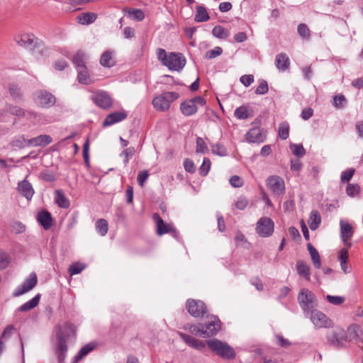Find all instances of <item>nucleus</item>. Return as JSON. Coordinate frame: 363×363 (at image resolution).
<instances>
[{"label": "nucleus", "mask_w": 363, "mask_h": 363, "mask_svg": "<svg viewBox=\"0 0 363 363\" xmlns=\"http://www.w3.org/2000/svg\"><path fill=\"white\" fill-rule=\"evenodd\" d=\"M76 329L72 323H65L62 326L55 328L56 342L55 351L59 362H62L67 352V340L71 336H74Z\"/></svg>", "instance_id": "1"}, {"label": "nucleus", "mask_w": 363, "mask_h": 363, "mask_svg": "<svg viewBox=\"0 0 363 363\" xmlns=\"http://www.w3.org/2000/svg\"><path fill=\"white\" fill-rule=\"evenodd\" d=\"M298 302L305 315H308L317 307L315 294L308 289H301L298 295Z\"/></svg>", "instance_id": "2"}, {"label": "nucleus", "mask_w": 363, "mask_h": 363, "mask_svg": "<svg viewBox=\"0 0 363 363\" xmlns=\"http://www.w3.org/2000/svg\"><path fill=\"white\" fill-rule=\"evenodd\" d=\"M207 344L211 350L223 359H232L235 357V352L227 342L213 339L208 340Z\"/></svg>", "instance_id": "3"}, {"label": "nucleus", "mask_w": 363, "mask_h": 363, "mask_svg": "<svg viewBox=\"0 0 363 363\" xmlns=\"http://www.w3.org/2000/svg\"><path fill=\"white\" fill-rule=\"evenodd\" d=\"M179 97V94L174 91H167L156 96L152 100V106L160 111H167L169 110L171 104Z\"/></svg>", "instance_id": "4"}, {"label": "nucleus", "mask_w": 363, "mask_h": 363, "mask_svg": "<svg viewBox=\"0 0 363 363\" xmlns=\"http://www.w3.org/2000/svg\"><path fill=\"white\" fill-rule=\"evenodd\" d=\"M328 344L335 348H342L347 341L346 330L341 327H335L326 335Z\"/></svg>", "instance_id": "5"}, {"label": "nucleus", "mask_w": 363, "mask_h": 363, "mask_svg": "<svg viewBox=\"0 0 363 363\" xmlns=\"http://www.w3.org/2000/svg\"><path fill=\"white\" fill-rule=\"evenodd\" d=\"M206 100L201 96H196L191 99L183 101L180 104L181 112L186 116L195 114L199 106H204Z\"/></svg>", "instance_id": "6"}, {"label": "nucleus", "mask_w": 363, "mask_h": 363, "mask_svg": "<svg viewBox=\"0 0 363 363\" xmlns=\"http://www.w3.org/2000/svg\"><path fill=\"white\" fill-rule=\"evenodd\" d=\"M186 65V59L182 53L170 52L167 62H164L169 70L180 72Z\"/></svg>", "instance_id": "7"}, {"label": "nucleus", "mask_w": 363, "mask_h": 363, "mask_svg": "<svg viewBox=\"0 0 363 363\" xmlns=\"http://www.w3.org/2000/svg\"><path fill=\"white\" fill-rule=\"evenodd\" d=\"M186 308L189 313L195 318L203 316L207 312L206 306L200 300L188 299Z\"/></svg>", "instance_id": "8"}, {"label": "nucleus", "mask_w": 363, "mask_h": 363, "mask_svg": "<svg viewBox=\"0 0 363 363\" xmlns=\"http://www.w3.org/2000/svg\"><path fill=\"white\" fill-rule=\"evenodd\" d=\"M203 323V332L206 337H209L217 334L220 329V321L218 317L214 315L207 316Z\"/></svg>", "instance_id": "9"}, {"label": "nucleus", "mask_w": 363, "mask_h": 363, "mask_svg": "<svg viewBox=\"0 0 363 363\" xmlns=\"http://www.w3.org/2000/svg\"><path fill=\"white\" fill-rule=\"evenodd\" d=\"M267 186L276 196L283 195L285 192L284 181L279 176L269 177L267 179Z\"/></svg>", "instance_id": "10"}, {"label": "nucleus", "mask_w": 363, "mask_h": 363, "mask_svg": "<svg viewBox=\"0 0 363 363\" xmlns=\"http://www.w3.org/2000/svg\"><path fill=\"white\" fill-rule=\"evenodd\" d=\"M274 222L267 217H262L259 219L257 223L256 233L262 237L270 236L274 232Z\"/></svg>", "instance_id": "11"}, {"label": "nucleus", "mask_w": 363, "mask_h": 363, "mask_svg": "<svg viewBox=\"0 0 363 363\" xmlns=\"http://www.w3.org/2000/svg\"><path fill=\"white\" fill-rule=\"evenodd\" d=\"M37 281L38 278L36 274L34 272L30 273L29 277L15 289L13 293V296L14 297H18L30 291L35 286Z\"/></svg>", "instance_id": "12"}, {"label": "nucleus", "mask_w": 363, "mask_h": 363, "mask_svg": "<svg viewBox=\"0 0 363 363\" xmlns=\"http://www.w3.org/2000/svg\"><path fill=\"white\" fill-rule=\"evenodd\" d=\"M311 314V320L316 328H330L333 322L323 312L315 309Z\"/></svg>", "instance_id": "13"}, {"label": "nucleus", "mask_w": 363, "mask_h": 363, "mask_svg": "<svg viewBox=\"0 0 363 363\" xmlns=\"http://www.w3.org/2000/svg\"><path fill=\"white\" fill-rule=\"evenodd\" d=\"M91 100L99 107L106 109L112 105V98L108 92L105 91H98L91 96Z\"/></svg>", "instance_id": "14"}, {"label": "nucleus", "mask_w": 363, "mask_h": 363, "mask_svg": "<svg viewBox=\"0 0 363 363\" xmlns=\"http://www.w3.org/2000/svg\"><path fill=\"white\" fill-rule=\"evenodd\" d=\"M153 219L156 223L157 225V233L158 235H162L166 233L176 234L177 230L174 227L169 223H165L164 220L157 213L153 214Z\"/></svg>", "instance_id": "15"}, {"label": "nucleus", "mask_w": 363, "mask_h": 363, "mask_svg": "<svg viewBox=\"0 0 363 363\" xmlns=\"http://www.w3.org/2000/svg\"><path fill=\"white\" fill-rule=\"evenodd\" d=\"M266 139L260 128L255 127L250 129L245 134V140L250 143H261Z\"/></svg>", "instance_id": "16"}, {"label": "nucleus", "mask_w": 363, "mask_h": 363, "mask_svg": "<svg viewBox=\"0 0 363 363\" xmlns=\"http://www.w3.org/2000/svg\"><path fill=\"white\" fill-rule=\"evenodd\" d=\"M35 40V36L31 33H21L15 38L18 45L30 50L34 47Z\"/></svg>", "instance_id": "17"}, {"label": "nucleus", "mask_w": 363, "mask_h": 363, "mask_svg": "<svg viewBox=\"0 0 363 363\" xmlns=\"http://www.w3.org/2000/svg\"><path fill=\"white\" fill-rule=\"evenodd\" d=\"M35 100L36 103L43 107H49L53 105L55 102V96L52 94L45 91H40L38 92Z\"/></svg>", "instance_id": "18"}, {"label": "nucleus", "mask_w": 363, "mask_h": 363, "mask_svg": "<svg viewBox=\"0 0 363 363\" xmlns=\"http://www.w3.org/2000/svg\"><path fill=\"white\" fill-rule=\"evenodd\" d=\"M17 190L28 201L32 199L35 193L32 184L26 179L18 182Z\"/></svg>", "instance_id": "19"}, {"label": "nucleus", "mask_w": 363, "mask_h": 363, "mask_svg": "<svg viewBox=\"0 0 363 363\" xmlns=\"http://www.w3.org/2000/svg\"><path fill=\"white\" fill-rule=\"evenodd\" d=\"M349 253L345 250H340L337 255V260L340 262V268L344 274H350L352 272V267L348 264Z\"/></svg>", "instance_id": "20"}, {"label": "nucleus", "mask_w": 363, "mask_h": 363, "mask_svg": "<svg viewBox=\"0 0 363 363\" xmlns=\"http://www.w3.org/2000/svg\"><path fill=\"white\" fill-rule=\"evenodd\" d=\"M127 118V113L124 111H116L108 114L103 122L104 126L111 125L121 122Z\"/></svg>", "instance_id": "21"}, {"label": "nucleus", "mask_w": 363, "mask_h": 363, "mask_svg": "<svg viewBox=\"0 0 363 363\" xmlns=\"http://www.w3.org/2000/svg\"><path fill=\"white\" fill-rule=\"evenodd\" d=\"M179 335L182 339L192 348L201 350L205 347V344L203 341L184 333H180Z\"/></svg>", "instance_id": "22"}, {"label": "nucleus", "mask_w": 363, "mask_h": 363, "mask_svg": "<svg viewBox=\"0 0 363 363\" xmlns=\"http://www.w3.org/2000/svg\"><path fill=\"white\" fill-rule=\"evenodd\" d=\"M38 221L45 230L50 228L52 224L51 214L47 211H43L38 213L37 216Z\"/></svg>", "instance_id": "23"}, {"label": "nucleus", "mask_w": 363, "mask_h": 363, "mask_svg": "<svg viewBox=\"0 0 363 363\" xmlns=\"http://www.w3.org/2000/svg\"><path fill=\"white\" fill-rule=\"evenodd\" d=\"M340 238L351 239L354 235V229L350 223L345 220H340Z\"/></svg>", "instance_id": "24"}, {"label": "nucleus", "mask_w": 363, "mask_h": 363, "mask_svg": "<svg viewBox=\"0 0 363 363\" xmlns=\"http://www.w3.org/2000/svg\"><path fill=\"white\" fill-rule=\"evenodd\" d=\"M296 271L298 275L303 277L306 281L311 280L309 266L303 260H298L296 264Z\"/></svg>", "instance_id": "25"}, {"label": "nucleus", "mask_w": 363, "mask_h": 363, "mask_svg": "<svg viewBox=\"0 0 363 363\" xmlns=\"http://www.w3.org/2000/svg\"><path fill=\"white\" fill-rule=\"evenodd\" d=\"M275 65L277 68L281 72L286 71L289 69L290 65L289 58L285 53H279L277 55L275 59Z\"/></svg>", "instance_id": "26"}, {"label": "nucleus", "mask_w": 363, "mask_h": 363, "mask_svg": "<svg viewBox=\"0 0 363 363\" xmlns=\"http://www.w3.org/2000/svg\"><path fill=\"white\" fill-rule=\"evenodd\" d=\"M54 194L55 201L59 207L62 208H68L69 207L70 202L62 190H55Z\"/></svg>", "instance_id": "27"}, {"label": "nucleus", "mask_w": 363, "mask_h": 363, "mask_svg": "<svg viewBox=\"0 0 363 363\" xmlns=\"http://www.w3.org/2000/svg\"><path fill=\"white\" fill-rule=\"evenodd\" d=\"M52 141V138L48 135H40L30 139V147L45 146Z\"/></svg>", "instance_id": "28"}, {"label": "nucleus", "mask_w": 363, "mask_h": 363, "mask_svg": "<svg viewBox=\"0 0 363 363\" xmlns=\"http://www.w3.org/2000/svg\"><path fill=\"white\" fill-rule=\"evenodd\" d=\"M77 70L78 72L77 79L79 83L84 84L92 83V79H91L86 67H81V68H78Z\"/></svg>", "instance_id": "29"}, {"label": "nucleus", "mask_w": 363, "mask_h": 363, "mask_svg": "<svg viewBox=\"0 0 363 363\" xmlns=\"http://www.w3.org/2000/svg\"><path fill=\"white\" fill-rule=\"evenodd\" d=\"M89 59L88 55L83 51H78L73 57L72 62L77 69L81 67H86V63Z\"/></svg>", "instance_id": "30"}, {"label": "nucleus", "mask_w": 363, "mask_h": 363, "mask_svg": "<svg viewBox=\"0 0 363 363\" xmlns=\"http://www.w3.org/2000/svg\"><path fill=\"white\" fill-rule=\"evenodd\" d=\"M307 248H308V250L311 255V258L312 262L313 264V266L316 269H320L321 267V261H320V256L318 252L311 243H308L307 245Z\"/></svg>", "instance_id": "31"}, {"label": "nucleus", "mask_w": 363, "mask_h": 363, "mask_svg": "<svg viewBox=\"0 0 363 363\" xmlns=\"http://www.w3.org/2000/svg\"><path fill=\"white\" fill-rule=\"evenodd\" d=\"M361 331L360 326L357 324L353 323L348 326L347 330V340L349 341L357 340L359 338V332Z\"/></svg>", "instance_id": "32"}, {"label": "nucleus", "mask_w": 363, "mask_h": 363, "mask_svg": "<svg viewBox=\"0 0 363 363\" xmlns=\"http://www.w3.org/2000/svg\"><path fill=\"white\" fill-rule=\"evenodd\" d=\"M113 52L107 50L104 52L100 59V64L105 67H111L115 65V60L113 57Z\"/></svg>", "instance_id": "33"}, {"label": "nucleus", "mask_w": 363, "mask_h": 363, "mask_svg": "<svg viewBox=\"0 0 363 363\" xmlns=\"http://www.w3.org/2000/svg\"><path fill=\"white\" fill-rule=\"evenodd\" d=\"M321 222V217L318 211L313 210L310 213L308 225L312 230H316Z\"/></svg>", "instance_id": "34"}, {"label": "nucleus", "mask_w": 363, "mask_h": 363, "mask_svg": "<svg viewBox=\"0 0 363 363\" xmlns=\"http://www.w3.org/2000/svg\"><path fill=\"white\" fill-rule=\"evenodd\" d=\"M209 18L210 16L206 9L203 6H197L194 21L198 23H201L208 21Z\"/></svg>", "instance_id": "35"}, {"label": "nucleus", "mask_w": 363, "mask_h": 363, "mask_svg": "<svg viewBox=\"0 0 363 363\" xmlns=\"http://www.w3.org/2000/svg\"><path fill=\"white\" fill-rule=\"evenodd\" d=\"M96 347V345L94 343H89L84 345L79 352L76 354L74 358V363H77L82 359H83L86 355H87L90 352H91Z\"/></svg>", "instance_id": "36"}, {"label": "nucleus", "mask_w": 363, "mask_h": 363, "mask_svg": "<svg viewBox=\"0 0 363 363\" xmlns=\"http://www.w3.org/2000/svg\"><path fill=\"white\" fill-rule=\"evenodd\" d=\"M77 19V22L80 24L89 25L96 21V15L94 13H83L79 14Z\"/></svg>", "instance_id": "37"}, {"label": "nucleus", "mask_w": 363, "mask_h": 363, "mask_svg": "<svg viewBox=\"0 0 363 363\" xmlns=\"http://www.w3.org/2000/svg\"><path fill=\"white\" fill-rule=\"evenodd\" d=\"M123 12L128 13L129 18L138 21H141L145 18V14L140 9L125 8Z\"/></svg>", "instance_id": "38"}, {"label": "nucleus", "mask_w": 363, "mask_h": 363, "mask_svg": "<svg viewBox=\"0 0 363 363\" xmlns=\"http://www.w3.org/2000/svg\"><path fill=\"white\" fill-rule=\"evenodd\" d=\"M40 296L37 294L33 298L26 302L18 308V311L21 312H26L38 306L40 301Z\"/></svg>", "instance_id": "39"}, {"label": "nucleus", "mask_w": 363, "mask_h": 363, "mask_svg": "<svg viewBox=\"0 0 363 363\" xmlns=\"http://www.w3.org/2000/svg\"><path fill=\"white\" fill-rule=\"evenodd\" d=\"M11 145L20 149L30 147V139H26L24 135H19L12 140Z\"/></svg>", "instance_id": "40"}, {"label": "nucleus", "mask_w": 363, "mask_h": 363, "mask_svg": "<svg viewBox=\"0 0 363 363\" xmlns=\"http://www.w3.org/2000/svg\"><path fill=\"white\" fill-rule=\"evenodd\" d=\"M347 104V100L345 95L340 94L333 96L332 104L337 109L344 108Z\"/></svg>", "instance_id": "41"}, {"label": "nucleus", "mask_w": 363, "mask_h": 363, "mask_svg": "<svg viewBox=\"0 0 363 363\" xmlns=\"http://www.w3.org/2000/svg\"><path fill=\"white\" fill-rule=\"evenodd\" d=\"M212 34L219 39H226L230 35L229 31L221 26H216L212 30Z\"/></svg>", "instance_id": "42"}, {"label": "nucleus", "mask_w": 363, "mask_h": 363, "mask_svg": "<svg viewBox=\"0 0 363 363\" xmlns=\"http://www.w3.org/2000/svg\"><path fill=\"white\" fill-rule=\"evenodd\" d=\"M4 111L11 115L16 116H23L25 115V111L23 108L18 106H15L10 104H6L4 108Z\"/></svg>", "instance_id": "43"}, {"label": "nucleus", "mask_w": 363, "mask_h": 363, "mask_svg": "<svg viewBox=\"0 0 363 363\" xmlns=\"http://www.w3.org/2000/svg\"><path fill=\"white\" fill-rule=\"evenodd\" d=\"M235 116L240 120H245L250 116V111L245 106H241L237 108L234 112Z\"/></svg>", "instance_id": "44"}, {"label": "nucleus", "mask_w": 363, "mask_h": 363, "mask_svg": "<svg viewBox=\"0 0 363 363\" xmlns=\"http://www.w3.org/2000/svg\"><path fill=\"white\" fill-rule=\"evenodd\" d=\"M11 260L10 255L0 249V270L5 269L8 267Z\"/></svg>", "instance_id": "45"}, {"label": "nucleus", "mask_w": 363, "mask_h": 363, "mask_svg": "<svg viewBox=\"0 0 363 363\" xmlns=\"http://www.w3.org/2000/svg\"><path fill=\"white\" fill-rule=\"evenodd\" d=\"M96 228L101 236L106 235L108 230V222L103 218L99 219L96 223Z\"/></svg>", "instance_id": "46"}, {"label": "nucleus", "mask_w": 363, "mask_h": 363, "mask_svg": "<svg viewBox=\"0 0 363 363\" xmlns=\"http://www.w3.org/2000/svg\"><path fill=\"white\" fill-rule=\"evenodd\" d=\"M278 135L282 140H286L289 135V125L287 122H282L279 125Z\"/></svg>", "instance_id": "47"}, {"label": "nucleus", "mask_w": 363, "mask_h": 363, "mask_svg": "<svg viewBox=\"0 0 363 363\" xmlns=\"http://www.w3.org/2000/svg\"><path fill=\"white\" fill-rule=\"evenodd\" d=\"M85 264L79 262H75L72 264L69 267L68 272L70 274V276L78 274L81 273L85 269Z\"/></svg>", "instance_id": "48"}, {"label": "nucleus", "mask_w": 363, "mask_h": 363, "mask_svg": "<svg viewBox=\"0 0 363 363\" xmlns=\"http://www.w3.org/2000/svg\"><path fill=\"white\" fill-rule=\"evenodd\" d=\"M297 31L300 37L303 39L308 40L311 37L310 30L305 23L299 24L298 26Z\"/></svg>", "instance_id": "49"}, {"label": "nucleus", "mask_w": 363, "mask_h": 363, "mask_svg": "<svg viewBox=\"0 0 363 363\" xmlns=\"http://www.w3.org/2000/svg\"><path fill=\"white\" fill-rule=\"evenodd\" d=\"M189 330L190 333L194 335L206 337L204 334H203V328L202 323L190 325Z\"/></svg>", "instance_id": "50"}, {"label": "nucleus", "mask_w": 363, "mask_h": 363, "mask_svg": "<svg viewBox=\"0 0 363 363\" xmlns=\"http://www.w3.org/2000/svg\"><path fill=\"white\" fill-rule=\"evenodd\" d=\"M211 147L212 152L215 155L221 157L227 155V150L225 147L220 143L213 144Z\"/></svg>", "instance_id": "51"}, {"label": "nucleus", "mask_w": 363, "mask_h": 363, "mask_svg": "<svg viewBox=\"0 0 363 363\" xmlns=\"http://www.w3.org/2000/svg\"><path fill=\"white\" fill-rule=\"evenodd\" d=\"M355 169L354 168H349L342 172L340 175V180L342 183H347L352 178L354 174Z\"/></svg>", "instance_id": "52"}, {"label": "nucleus", "mask_w": 363, "mask_h": 363, "mask_svg": "<svg viewBox=\"0 0 363 363\" xmlns=\"http://www.w3.org/2000/svg\"><path fill=\"white\" fill-rule=\"evenodd\" d=\"M360 186L357 184H349L346 188V193L350 197H354L359 195Z\"/></svg>", "instance_id": "53"}, {"label": "nucleus", "mask_w": 363, "mask_h": 363, "mask_svg": "<svg viewBox=\"0 0 363 363\" xmlns=\"http://www.w3.org/2000/svg\"><path fill=\"white\" fill-rule=\"evenodd\" d=\"M211 162L208 157H204L203 163L199 168V173L202 176H206L211 169Z\"/></svg>", "instance_id": "54"}, {"label": "nucleus", "mask_w": 363, "mask_h": 363, "mask_svg": "<svg viewBox=\"0 0 363 363\" xmlns=\"http://www.w3.org/2000/svg\"><path fill=\"white\" fill-rule=\"evenodd\" d=\"M290 149L293 154L298 157H303L306 154V150L301 144H291Z\"/></svg>", "instance_id": "55"}, {"label": "nucleus", "mask_w": 363, "mask_h": 363, "mask_svg": "<svg viewBox=\"0 0 363 363\" xmlns=\"http://www.w3.org/2000/svg\"><path fill=\"white\" fill-rule=\"evenodd\" d=\"M326 299L330 303L335 306H340L345 301V298L344 296L332 295H327Z\"/></svg>", "instance_id": "56"}, {"label": "nucleus", "mask_w": 363, "mask_h": 363, "mask_svg": "<svg viewBox=\"0 0 363 363\" xmlns=\"http://www.w3.org/2000/svg\"><path fill=\"white\" fill-rule=\"evenodd\" d=\"M223 52V50L220 47H215L213 49L208 50L206 52L205 55V58L206 59H213L216 57L220 55Z\"/></svg>", "instance_id": "57"}, {"label": "nucleus", "mask_w": 363, "mask_h": 363, "mask_svg": "<svg viewBox=\"0 0 363 363\" xmlns=\"http://www.w3.org/2000/svg\"><path fill=\"white\" fill-rule=\"evenodd\" d=\"M135 153V149L133 147H130L125 149L121 155L124 156L123 162L125 164H127L129 162L130 158H131Z\"/></svg>", "instance_id": "58"}, {"label": "nucleus", "mask_w": 363, "mask_h": 363, "mask_svg": "<svg viewBox=\"0 0 363 363\" xmlns=\"http://www.w3.org/2000/svg\"><path fill=\"white\" fill-rule=\"evenodd\" d=\"M269 91L268 84L267 81L262 79L259 82L258 86L255 90V94L262 95L267 93Z\"/></svg>", "instance_id": "59"}, {"label": "nucleus", "mask_w": 363, "mask_h": 363, "mask_svg": "<svg viewBox=\"0 0 363 363\" xmlns=\"http://www.w3.org/2000/svg\"><path fill=\"white\" fill-rule=\"evenodd\" d=\"M208 151L207 145L203 139L199 137L196 138V152L200 153H206Z\"/></svg>", "instance_id": "60"}, {"label": "nucleus", "mask_w": 363, "mask_h": 363, "mask_svg": "<svg viewBox=\"0 0 363 363\" xmlns=\"http://www.w3.org/2000/svg\"><path fill=\"white\" fill-rule=\"evenodd\" d=\"M184 169L192 174V173H194L196 172V166L193 162V160H190V159H185L184 161Z\"/></svg>", "instance_id": "61"}, {"label": "nucleus", "mask_w": 363, "mask_h": 363, "mask_svg": "<svg viewBox=\"0 0 363 363\" xmlns=\"http://www.w3.org/2000/svg\"><path fill=\"white\" fill-rule=\"evenodd\" d=\"M240 82L246 87L250 86L254 82V76L252 74L242 75L240 79Z\"/></svg>", "instance_id": "62"}, {"label": "nucleus", "mask_w": 363, "mask_h": 363, "mask_svg": "<svg viewBox=\"0 0 363 363\" xmlns=\"http://www.w3.org/2000/svg\"><path fill=\"white\" fill-rule=\"evenodd\" d=\"M157 59L164 65V62H167L169 58V54L167 55L166 50L162 48H158L157 50Z\"/></svg>", "instance_id": "63"}, {"label": "nucleus", "mask_w": 363, "mask_h": 363, "mask_svg": "<svg viewBox=\"0 0 363 363\" xmlns=\"http://www.w3.org/2000/svg\"><path fill=\"white\" fill-rule=\"evenodd\" d=\"M230 184L233 187H241L243 185V181L241 177L237 175L232 176L230 178Z\"/></svg>", "instance_id": "64"}]
</instances>
